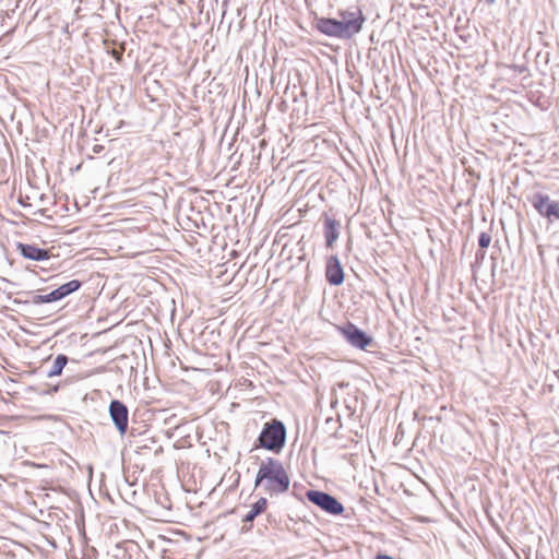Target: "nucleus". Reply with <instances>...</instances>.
I'll return each mask as SVG.
<instances>
[{"label":"nucleus","mask_w":559,"mask_h":559,"mask_svg":"<svg viewBox=\"0 0 559 559\" xmlns=\"http://www.w3.org/2000/svg\"><path fill=\"white\" fill-rule=\"evenodd\" d=\"M289 476L283 463L276 459L267 457L260 465L254 486H262L270 496L281 495L288 490Z\"/></svg>","instance_id":"2"},{"label":"nucleus","mask_w":559,"mask_h":559,"mask_svg":"<svg viewBox=\"0 0 559 559\" xmlns=\"http://www.w3.org/2000/svg\"><path fill=\"white\" fill-rule=\"evenodd\" d=\"M338 17H320L316 22V27L326 36L349 39L361 31L366 21L362 11L357 7L340 10Z\"/></svg>","instance_id":"1"},{"label":"nucleus","mask_w":559,"mask_h":559,"mask_svg":"<svg viewBox=\"0 0 559 559\" xmlns=\"http://www.w3.org/2000/svg\"><path fill=\"white\" fill-rule=\"evenodd\" d=\"M531 203L547 219H559V202L551 201L547 194L535 193L531 199Z\"/></svg>","instance_id":"5"},{"label":"nucleus","mask_w":559,"mask_h":559,"mask_svg":"<svg viewBox=\"0 0 559 559\" xmlns=\"http://www.w3.org/2000/svg\"><path fill=\"white\" fill-rule=\"evenodd\" d=\"M340 223L330 217H324V238H325V245L328 248H332L334 242L338 239L340 236Z\"/></svg>","instance_id":"10"},{"label":"nucleus","mask_w":559,"mask_h":559,"mask_svg":"<svg viewBox=\"0 0 559 559\" xmlns=\"http://www.w3.org/2000/svg\"><path fill=\"white\" fill-rule=\"evenodd\" d=\"M306 495L310 502L320 507L328 513L337 515L344 511L342 503L326 492L319 490H308Z\"/></svg>","instance_id":"4"},{"label":"nucleus","mask_w":559,"mask_h":559,"mask_svg":"<svg viewBox=\"0 0 559 559\" xmlns=\"http://www.w3.org/2000/svg\"><path fill=\"white\" fill-rule=\"evenodd\" d=\"M48 295V298H49V301L52 302V301H57V300H60L62 299L60 294L58 293L57 289L50 292Z\"/></svg>","instance_id":"16"},{"label":"nucleus","mask_w":559,"mask_h":559,"mask_svg":"<svg viewBox=\"0 0 559 559\" xmlns=\"http://www.w3.org/2000/svg\"><path fill=\"white\" fill-rule=\"evenodd\" d=\"M267 506V501L265 498H260L251 508L249 513L245 516V522H251L258 516L260 513H262Z\"/></svg>","instance_id":"12"},{"label":"nucleus","mask_w":559,"mask_h":559,"mask_svg":"<svg viewBox=\"0 0 559 559\" xmlns=\"http://www.w3.org/2000/svg\"><path fill=\"white\" fill-rule=\"evenodd\" d=\"M34 302L35 304H48L50 301H49L48 295L46 294V295H36L34 298Z\"/></svg>","instance_id":"15"},{"label":"nucleus","mask_w":559,"mask_h":559,"mask_svg":"<svg viewBox=\"0 0 559 559\" xmlns=\"http://www.w3.org/2000/svg\"><path fill=\"white\" fill-rule=\"evenodd\" d=\"M286 440V429L282 421L273 419L265 424L258 438V447L278 453Z\"/></svg>","instance_id":"3"},{"label":"nucleus","mask_w":559,"mask_h":559,"mask_svg":"<svg viewBox=\"0 0 559 559\" xmlns=\"http://www.w3.org/2000/svg\"><path fill=\"white\" fill-rule=\"evenodd\" d=\"M80 287H81V282L78 280H72V281L59 286L56 289L60 294L61 298H64L68 295L76 292Z\"/></svg>","instance_id":"13"},{"label":"nucleus","mask_w":559,"mask_h":559,"mask_svg":"<svg viewBox=\"0 0 559 559\" xmlns=\"http://www.w3.org/2000/svg\"><path fill=\"white\" fill-rule=\"evenodd\" d=\"M109 414L112 423L120 435H124L128 428V408L127 406L118 401L114 400L109 404Z\"/></svg>","instance_id":"7"},{"label":"nucleus","mask_w":559,"mask_h":559,"mask_svg":"<svg viewBox=\"0 0 559 559\" xmlns=\"http://www.w3.org/2000/svg\"><path fill=\"white\" fill-rule=\"evenodd\" d=\"M67 362H68V357L66 355H62V354L58 355L56 357V359L53 360L51 368L47 372V376L49 378H52V377L61 374Z\"/></svg>","instance_id":"11"},{"label":"nucleus","mask_w":559,"mask_h":559,"mask_svg":"<svg viewBox=\"0 0 559 559\" xmlns=\"http://www.w3.org/2000/svg\"><path fill=\"white\" fill-rule=\"evenodd\" d=\"M491 242V237L487 233H481L478 238V245L480 248H488Z\"/></svg>","instance_id":"14"},{"label":"nucleus","mask_w":559,"mask_h":559,"mask_svg":"<svg viewBox=\"0 0 559 559\" xmlns=\"http://www.w3.org/2000/svg\"><path fill=\"white\" fill-rule=\"evenodd\" d=\"M325 276L331 285H341L344 282V272L336 255H331L326 261Z\"/></svg>","instance_id":"8"},{"label":"nucleus","mask_w":559,"mask_h":559,"mask_svg":"<svg viewBox=\"0 0 559 559\" xmlns=\"http://www.w3.org/2000/svg\"><path fill=\"white\" fill-rule=\"evenodd\" d=\"M341 332L352 346L360 349H365L372 342L371 337L352 323L342 328Z\"/></svg>","instance_id":"6"},{"label":"nucleus","mask_w":559,"mask_h":559,"mask_svg":"<svg viewBox=\"0 0 559 559\" xmlns=\"http://www.w3.org/2000/svg\"><path fill=\"white\" fill-rule=\"evenodd\" d=\"M17 249L22 257L29 260L44 261L49 259V253L47 250L38 248L34 245L19 243Z\"/></svg>","instance_id":"9"},{"label":"nucleus","mask_w":559,"mask_h":559,"mask_svg":"<svg viewBox=\"0 0 559 559\" xmlns=\"http://www.w3.org/2000/svg\"><path fill=\"white\" fill-rule=\"evenodd\" d=\"M487 2H488V3H493V2H495V0H487Z\"/></svg>","instance_id":"17"}]
</instances>
